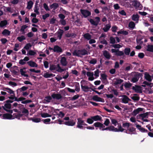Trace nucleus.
<instances>
[{
  "label": "nucleus",
  "instance_id": "35",
  "mask_svg": "<svg viewBox=\"0 0 153 153\" xmlns=\"http://www.w3.org/2000/svg\"><path fill=\"white\" fill-rule=\"evenodd\" d=\"M22 113L25 114L26 116L27 117L29 114V111L25 107L21 111Z\"/></svg>",
  "mask_w": 153,
  "mask_h": 153
},
{
  "label": "nucleus",
  "instance_id": "16",
  "mask_svg": "<svg viewBox=\"0 0 153 153\" xmlns=\"http://www.w3.org/2000/svg\"><path fill=\"white\" fill-rule=\"evenodd\" d=\"M60 63L63 66L67 65L68 62L65 57H63L61 58L60 60Z\"/></svg>",
  "mask_w": 153,
  "mask_h": 153
},
{
  "label": "nucleus",
  "instance_id": "48",
  "mask_svg": "<svg viewBox=\"0 0 153 153\" xmlns=\"http://www.w3.org/2000/svg\"><path fill=\"white\" fill-rule=\"evenodd\" d=\"M7 22L6 20H4L1 21V27L6 26L7 24Z\"/></svg>",
  "mask_w": 153,
  "mask_h": 153
},
{
  "label": "nucleus",
  "instance_id": "53",
  "mask_svg": "<svg viewBox=\"0 0 153 153\" xmlns=\"http://www.w3.org/2000/svg\"><path fill=\"white\" fill-rule=\"evenodd\" d=\"M26 38L24 36H21L18 37L17 38V39L20 42H21L23 40H25Z\"/></svg>",
  "mask_w": 153,
  "mask_h": 153
},
{
  "label": "nucleus",
  "instance_id": "60",
  "mask_svg": "<svg viewBox=\"0 0 153 153\" xmlns=\"http://www.w3.org/2000/svg\"><path fill=\"white\" fill-rule=\"evenodd\" d=\"M41 119L40 118H33V122L35 123H39L40 122Z\"/></svg>",
  "mask_w": 153,
  "mask_h": 153
},
{
  "label": "nucleus",
  "instance_id": "42",
  "mask_svg": "<svg viewBox=\"0 0 153 153\" xmlns=\"http://www.w3.org/2000/svg\"><path fill=\"white\" fill-rule=\"evenodd\" d=\"M76 35L73 33H67L65 34V36L67 37L74 38L76 36Z\"/></svg>",
  "mask_w": 153,
  "mask_h": 153
},
{
  "label": "nucleus",
  "instance_id": "9",
  "mask_svg": "<svg viewBox=\"0 0 153 153\" xmlns=\"http://www.w3.org/2000/svg\"><path fill=\"white\" fill-rule=\"evenodd\" d=\"M81 14L85 18H87L91 15V12L89 11L86 10H80Z\"/></svg>",
  "mask_w": 153,
  "mask_h": 153
},
{
  "label": "nucleus",
  "instance_id": "39",
  "mask_svg": "<svg viewBox=\"0 0 153 153\" xmlns=\"http://www.w3.org/2000/svg\"><path fill=\"white\" fill-rule=\"evenodd\" d=\"M146 47L147 51L153 52V45H148Z\"/></svg>",
  "mask_w": 153,
  "mask_h": 153
},
{
  "label": "nucleus",
  "instance_id": "23",
  "mask_svg": "<svg viewBox=\"0 0 153 153\" xmlns=\"http://www.w3.org/2000/svg\"><path fill=\"white\" fill-rule=\"evenodd\" d=\"M28 65L32 67H37V65L35 62L31 60L30 61L27 62Z\"/></svg>",
  "mask_w": 153,
  "mask_h": 153
},
{
  "label": "nucleus",
  "instance_id": "55",
  "mask_svg": "<svg viewBox=\"0 0 153 153\" xmlns=\"http://www.w3.org/2000/svg\"><path fill=\"white\" fill-rule=\"evenodd\" d=\"M20 71L21 74L22 75L24 76H26V77L28 76V75L25 74V73L26 72L23 70V69H20Z\"/></svg>",
  "mask_w": 153,
  "mask_h": 153
},
{
  "label": "nucleus",
  "instance_id": "18",
  "mask_svg": "<svg viewBox=\"0 0 153 153\" xmlns=\"http://www.w3.org/2000/svg\"><path fill=\"white\" fill-rule=\"evenodd\" d=\"M148 115L149 113L147 112L145 113L139 114L137 115V117H140V118L141 117V120H143L145 118H148Z\"/></svg>",
  "mask_w": 153,
  "mask_h": 153
},
{
  "label": "nucleus",
  "instance_id": "58",
  "mask_svg": "<svg viewBox=\"0 0 153 153\" xmlns=\"http://www.w3.org/2000/svg\"><path fill=\"white\" fill-rule=\"evenodd\" d=\"M110 43L111 44H114L115 43V38L112 37L110 38Z\"/></svg>",
  "mask_w": 153,
  "mask_h": 153
},
{
  "label": "nucleus",
  "instance_id": "61",
  "mask_svg": "<svg viewBox=\"0 0 153 153\" xmlns=\"http://www.w3.org/2000/svg\"><path fill=\"white\" fill-rule=\"evenodd\" d=\"M97 62V59H93L91 60L89 63L91 64H95Z\"/></svg>",
  "mask_w": 153,
  "mask_h": 153
},
{
  "label": "nucleus",
  "instance_id": "25",
  "mask_svg": "<svg viewBox=\"0 0 153 153\" xmlns=\"http://www.w3.org/2000/svg\"><path fill=\"white\" fill-rule=\"evenodd\" d=\"M92 119L94 121H100L102 120V117L98 115H97L94 116H92Z\"/></svg>",
  "mask_w": 153,
  "mask_h": 153
},
{
  "label": "nucleus",
  "instance_id": "12",
  "mask_svg": "<svg viewBox=\"0 0 153 153\" xmlns=\"http://www.w3.org/2000/svg\"><path fill=\"white\" fill-rule=\"evenodd\" d=\"M136 129L133 127H129L128 129L127 130H126V131H125L126 133L128 134H135L134 132L135 131Z\"/></svg>",
  "mask_w": 153,
  "mask_h": 153
},
{
  "label": "nucleus",
  "instance_id": "44",
  "mask_svg": "<svg viewBox=\"0 0 153 153\" xmlns=\"http://www.w3.org/2000/svg\"><path fill=\"white\" fill-rule=\"evenodd\" d=\"M130 126V123L128 122L123 123L122 124V127L124 128H127V129H128Z\"/></svg>",
  "mask_w": 153,
  "mask_h": 153
},
{
  "label": "nucleus",
  "instance_id": "50",
  "mask_svg": "<svg viewBox=\"0 0 153 153\" xmlns=\"http://www.w3.org/2000/svg\"><path fill=\"white\" fill-rule=\"evenodd\" d=\"M124 53L126 55H129L131 51L130 49L129 48H126L124 49Z\"/></svg>",
  "mask_w": 153,
  "mask_h": 153
},
{
  "label": "nucleus",
  "instance_id": "28",
  "mask_svg": "<svg viewBox=\"0 0 153 153\" xmlns=\"http://www.w3.org/2000/svg\"><path fill=\"white\" fill-rule=\"evenodd\" d=\"M64 31L61 29L59 30V31L57 32V36L59 39H61L63 33Z\"/></svg>",
  "mask_w": 153,
  "mask_h": 153
},
{
  "label": "nucleus",
  "instance_id": "57",
  "mask_svg": "<svg viewBox=\"0 0 153 153\" xmlns=\"http://www.w3.org/2000/svg\"><path fill=\"white\" fill-rule=\"evenodd\" d=\"M117 33L118 34H122L124 35H127L128 34V33L126 31L122 30L118 32Z\"/></svg>",
  "mask_w": 153,
  "mask_h": 153
},
{
  "label": "nucleus",
  "instance_id": "34",
  "mask_svg": "<svg viewBox=\"0 0 153 153\" xmlns=\"http://www.w3.org/2000/svg\"><path fill=\"white\" fill-rule=\"evenodd\" d=\"M123 82V80L120 79H116L114 82V84L115 85H117L120 84Z\"/></svg>",
  "mask_w": 153,
  "mask_h": 153
},
{
  "label": "nucleus",
  "instance_id": "62",
  "mask_svg": "<svg viewBox=\"0 0 153 153\" xmlns=\"http://www.w3.org/2000/svg\"><path fill=\"white\" fill-rule=\"evenodd\" d=\"M131 85L132 84L131 83H126L124 85V86L126 88H129L131 86Z\"/></svg>",
  "mask_w": 153,
  "mask_h": 153
},
{
  "label": "nucleus",
  "instance_id": "4",
  "mask_svg": "<svg viewBox=\"0 0 153 153\" xmlns=\"http://www.w3.org/2000/svg\"><path fill=\"white\" fill-rule=\"evenodd\" d=\"M88 54L87 51L85 49L75 50L73 53L74 56L81 57L82 56Z\"/></svg>",
  "mask_w": 153,
  "mask_h": 153
},
{
  "label": "nucleus",
  "instance_id": "14",
  "mask_svg": "<svg viewBox=\"0 0 153 153\" xmlns=\"http://www.w3.org/2000/svg\"><path fill=\"white\" fill-rule=\"evenodd\" d=\"M87 76L88 77V79L90 81L93 80L94 78V73L92 72H87L86 73Z\"/></svg>",
  "mask_w": 153,
  "mask_h": 153
},
{
  "label": "nucleus",
  "instance_id": "10",
  "mask_svg": "<svg viewBox=\"0 0 153 153\" xmlns=\"http://www.w3.org/2000/svg\"><path fill=\"white\" fill-rule=\"evenodd\" d=\"M95 19H96V21H94L93 19H92L88 20L91 25L97 26L100 21V18L99 17H95Z\"/></svg>",
  "mask_w": 153,
  "mask_h": 153
},
{
  "label": "nucleus",
  "instance_id": "56",
  "mask_svg": "<svg viewBox=\"0 0 153 153\" xmlns=\"http://www.w3.org/2000/svg\"><path fill=\"white\" fill-rule=\"evenodd\" d=\"M100 72V71L98 69H97L94 71V75L96 78L99 76V73Z\"/></svg>",
  "mask_w": 153,
  "mask_h": 153
},
{
  "label": "nucleus",
  "instance_id": "27",
  "mask_svg": "<svg viewBox=\"0 0 153 153\" xmlns=\"http://www.w3.org/2000/svg\"><path fill=\"white\" fill-rule=\"evenodd\" d=\"M143 109L141 108H138L137 109H136L133 111L132 112L133 114L135 116L137 114L141 111H142Z\"/></svg>",
  "mask_w": 153,
  "mask_h": 153
},
{
  "label": "nucleus",
  "instance_id": "32",
  "mask_svg": "<svg viewBox=\"0 0 153 153\" xmlns=\"http://www.w3.org/2000/svg\"><path fill=\"white\" fill-rule=\"evenodd\" d=\"M118 128H117V132H123L125 129L123 128L121 126V124L120 123H118Z\"/></svg>",
  "mask_w": 153,
  "mask_h": 153
},
{
  "label": "nucleus",
  "instance_id": "33",
  "mask_svg": "<svg viewBox=\"0 0 153 153\" xmlns=\"http://www.w3.org/2000/svg\"><path fill=\"white\" fill-rule=\"evenodd\" d=\"M100 79L102 82H105L107 80V76L105 74H101Z\"/></svg>",
  "mask_w": 153,
  "mask_h": 153
},
{
  "label": "nucleus",
  "instance_id": "24",
  "mask_svg": "<svg viewBox=\"0 0 153 153\" xmlns=\"http://www.w3.org/2000/svg\"><path fill=\"white\" fill-rule=\"evenodd\" d=\"M93 126L96 128H99L101 130V127H102V124L100 122H97L94 123Z\"/></svg>",
  "mask_w": 153,
  "mask_h": 153
},
{
  "label": "nucleus",
  "instance_id": "40",
  "mask_svg": "<svg viewBox=\"0 0 153 153\" xmlns=\"http://www.w3.org/2000/svg\"><path fill=\"white\" fill-rule=\"evenodd\" d=\"M58 7V4L56 3H54L51 5L50 6L51 9H53L54 10L56 9Z\"/></svg>",
  "mask_w": 153,
  "mask_h": 153
},
{
  "label": "nucleus",
  "instance_id": "5",
  "mask_svg": "<svg viewBox=\"0 0 153 153\" xmlns=\"http://www.w3.org/2000/svg\"><path fill=\"white\" fill-rule=\"evenodd\" d=\"M77 125L76 127L80 129H83V126H87V124H86L84 120H82L80 118H77Z\"/></svg>",
  "mask_w": 153,
  "mask_h": 153
},
{
  "label": "nucleus",
  "instance_id": "3",
  "mask_svg": "<svg viewBox=\"0 0 153 153\" xmlns=\"http://www.w3.org/2000/svg\"><path fill=\"white\" fill-rule=\"evenodd\" d=\"M63 120L67 121L64 122L63 120L60 119H59L58 121L60 124H63L69 126H75L76 124V119L74 120L73 119H70L69 117H66L63 118Z\"/></svg>",
  "mask_w": 153,
  "mask_h": 153
},
{
  "label": "nucleus",
  "instance_id": "8",
  "mask_svg": "<svg viewBox=\"0 0 153 153\" xmlns=\"http://www.w3.org/2000/svg\"><path fill=\"white\" fill-rule=\"evenodd\" d=\"M111 51L112 53H115V55L117 56H121L124 55V52L121 51H119V49H112Z\"/></svg>",
  "mask_w": 153,
  "mask_h": 153
},
{
  "label": "nucleus",
  "instance_id": "41",
  "mask_svg": "<svg viewBox=\"0 0 153 153\" xmlns=\"http://www.w3.org/2000/svg\"><path fill=\"white\" fill-rule=\"evenodd\" d=\"M129 27L131 29H133L135 27V24L133 22H131L128 24Z\"/></svg>",
  "mask_w": 153,
  "mask_h": 153
},
{
  "label": "nucleus",
  "instance_id": "49",
  "mask_svg": "<svg viewBox=\"0 0 153 153\" xmlns=\"http://www.w3.org/2000/svg\"><path fill=\"white\" fill-rule=\"evenodd\" d=\"M84 37L88 40H90L91 38V36L88 33L85 34L84 35Z\"/></svg>",
  "mask_w": 153,
  "mask_h": 153
},
{
  "label": "nucleus",
  "instance_id": "15",
  "mask_svg": "<svg viewBox=\"0 0 153 153\" xmlns=\"http://www.w3.org/2000/svg\"><path fill=\"white\" fill-rule=\"evenodd\" d=\"M92 99L96 101L101 102H105V100L104 99L98 97V96H93Z\"/></svg>",
  "mask_w": 153,
  "mask_h": 153
},
{
  "label": "nucleus",
  "instance_id": "38",
  "mask_svg": "<svg viewBox=\"0 0 153 153\" xmlns=\"http://www.w3.org/2000/svg\"><path fill=\"white\" fill-rule=\"evenodd\" d=\"M41 116L43 118L50 117H51V115L46 112L42 113L41 114Z\"/></svg>",
  "mask_w": 153,
  "mask_h": 153
},
{
  "label": "nucleus",
  "instance_id": "63",
  "mask_svg": "<svg viewBox=\"0 0 153 153\" xmlns=\"http://www.w3.org/2000/svg\"><path fill=\"white\" fill-rule=\"evenodd\" d=\"M111 122L115 126H116L117 125V124L118 123L117 121L115 119H111Z\"/></svg>",
  "mask_w": 153,
  "mask_h": 153
},
{
  "label": "nucleus",
  "instance_id": "36",
  "mask_svg": "<svg viewBox=\"0 0 153 153\" xmlns=\"http://www.w3.org/2000/svg\"><path fill=\"white\" fill-rule=\"evenodd\" d=\"M81 88L82 90L85 91H88L91 89V88L86 86H83L82 85H81Z\"/></svg>",
  "mask_w": 153,
  "mask_h": 153
},
{
  "label": "nucleus",
  "instance_id": "20",
  "mask_svg": "<svg viewBox=\"0 0 153 153\" xmlns=\"http://www.w3.org/2000/svg\"><path fill=\"white\" fill-rule=\"evenodd\" d=\"M103 54L104 57L108 59H109L111 57L110 53L107 51H104L103 52Z\"/></svg>",
  "mask_w": 153,
  "mask_h": 153
},
{
  "label": "nucleus",
  "instance_id": "19",
  "mask_svg": "<svg viewBox=\"0 0 153 153\" xmlns=\"http://www.w3.org/2000/svg\"><path fill=\"white\" fill-rule=\"evenodd\" d=\"M12 115V119H14L15 118H16L19 120L21 117H22L23 114H21L14 113Z\"/></svg>",
  "mask_w": 153,
  "mask_h": 153
},
{
  "label": "nucleus",
  "instance_id": "37",
  "mask_svg": "<svg viewBox=\"0 0 153 153\" xmlns=\"http://www.w3.org/2000/svg\"><path fill=\"white\" fill-rule=\"evenodd\" d=\"M145 79L151 82L152 81L151 77L149 74L145 73Z\"/></svg>",
  "mask_w": 153,
  "mask_h": 153
},
{
  "label": "nucleus",
  "instance_id": "30",
  "mask_svg": "<svg viewBox=\"0 0 153 153\" xmlns=\"http://www.w3.org/2000/svg\"><path fill=\"white\" fill-rule=\"evenodd\" d=\"M139 17L138 14H134L132 16V19L134 21H136V22H137L139 20Z\"/></svg>",
  "mask_w": 153,
  "mask_h": 153
},
{
  "label": "nucleus",
  "instance_id": "13",
  "mask_svg": "<svg viewBox=\"0 0 153 153\" xmlns=\"http://www.w3.org/2000/svg\"><path fill=\"white\" fill-rule=\"evenodd\" d=\"M1 118L4 119H12L13 115L9 114H5L2 115Z\"/></svg>",
  "mask_w": 153,
  "mask_h": 153
},
{
  "label": "nucleus",
  "instance_id": "52",
  "mask_svg": "<svg viewBox=\"0 0 153 153\" xmlns=\"http://www.w3.org/2000/svg\"><path fill=\"white\" fill-rule=\"evenodd\" d=\"M111 46L115 48H119L122 47V45L120 44H114L111 45Z\"/></svg>",
  "mask_w": 153,
  "mask_h": 153
},
{
  "label": "nucleus",
  "instance_id": "22",
  "mask_svg": "<svg viewBox=\"0 0 153 153\" xmlns=\"http://www.w3.org/2000/svg\"><path fill=\"white\" fill-rule=\"evenodd\" d=\"M136 127L140 131L142 132H147L148 131L147 129H146L143 128L141 126L139 125H137Z\"/></svg>",
  "mask_w": 153,
  "mask_h": 153
},
{
  "label": "nucleus",
  "instance_id": "11",
  "mask_svg": "<svg viewBox=\"0 0 153 153\" xmlns=\"http://www.w3.org/2000/svg\"><path fill=\"white\" fill-rule=\"evenodd\" d=\"M132 89L137 93H141L142 92V88L138 85H135L134 86H133Z\"/></svg>",
  "mask_w": 153,
  "mask_h": 153
},
{
  "label": "nucleus",
  "instance_id": "51",
  "mask_svg": "<svg viewBox=\"0 0 153 153\" xmlns=\"http://www.w3.org/2000/svg\"><path fill=\"white\" fill-rule=\"evenodd\" d=\"M86 122L89 124H92L94 122V120L92 119V116L90 118H88Z\"/></svg>",
  "mask_w": 153,
  "mask_h": 153
},
{
  "label": "nucleus",
  "instance_id": "43",
  "mask_svg": "<svg viewBox=\"0 0 153 153\" xmlns=\"http://www.w3.org/2000/svg\"><path fill=\"white\" fill-rule=\"evenodd\" d=\"M108 131H113L117 132V128H115L114 126H108Z\"/></svg>",
  "mask_w": 153,
  "mask_h": 153
},
{
  "label": "nucleus",
  "instance_id": "54",
  "mask_svg": "<svg viewBox=\"0 0 153 153\" xmlns=\"http://www.w3.org/2000/svg\"><path fill=\"white\" fill-rule=\"evenodd\" d=\"M39 10V8L38 7L37 5L36 4L35 6L34 10V12L36 13L37 14H39V12L38 11Z\"/></svg>",
  "mask_w": 153,
  "mask_h": 153
},
{
  "label": "nucleus",
  "instance_id": "17",
  "mask_svg": "<svg viewBox=\"0 0 153 153\" xmlns=\"http://www.w3.org/2000/svg\"><path fill=\"white\" fill-rule=\"evenodd\" d=\"M53 51L54 52L60 53L62 52V48L56 45L54 47Z\"/></svg>",
  "mask_w": 153,
  "mask_h": 153
},
{
  "label": "nucleus",
  "instance_id": "45",
  "mask_svg": "<svg viewBox=\"0 0 153 153\" xmlns=\"http://www.w3.org/2000/svg\"><path fill=\"white\" fill-rule=\"evenodd\" d=\"M33 3L32 1H30L27 3V8L28 9H30L32 7Z\"/></svg>",
  "mask_w": 153,
  "mask_h": 153
},
{
  "label": "nucleus",
  "instance_id": "6",
  "mask_svg": "<svg viewBox=\"0 0 153 153\" xmlns=\"http://www.w3.org/2000/svg\"><path fill=\"white\" fill-rule=\"evenodd\" d=\"M131 3L132 5L137 10H141L143 7L142 5L140 2L136 0L132 1Z\"/></svg>",
  "mask_w": 153,
  "mask_h": 153
},
{
  "label": "nucleus",
  "instance_id": "7",
  "mask_svg": "<svg viewBox=\"0 0 153 153\" xmlns=\"http://www.w3.org/2000/svg\"><path fill=\"white\" fill-rule=\"evenodd\" d=\"M133 77L131 81L133 82H135L137 81L139 78L140 74L138 72L132 73Z\"/></svg>",
  "mask_w": 153,
  "mask_h": 153
},
{
  "label": "nucleus",
  "instance_id": "2",
  "mask_svg": "<svg viewBox=\"0 0 153 153\" xmlns=\"http://www.w3.org/2000/svg\"><path fill=\"white\" fill-rule=\"evenodd\" d=\"M64 96H45L43 100L44 103H48L51 101L59 103L64 99Z\"/></svg>",
  "mask_w": 153,
  "mask_h": 153
},
{
  "label": "nucleus",
  "instance_id": "26",
  "mask_svg": "<svg viewBox=\"0 0 153 153\" xmlns=\"http://www.w3.org/2000/svg\"><path fill=\"white\" fill-rule=\"evenodd\" d=\"M10 32L8 30L5 29L2 32V34L5 36H8L10 35Z\"/></svg>",
  "mask_w": 153,
  "mask_h": 153
},
{
  "label": "nucleus",
  "instance_id": "31",
  "mask_svg": "<svg viewBox=\"0 0 153 153\" xmlns=\"http://www.w3.org/2000/svg\"><path fill=\"white\" fill-rule=\"evenodd\" d=\"M111 27V25L110 24H108L105 25L103 30L105 32H107Z\"/></svg>",
  "mask_w": 153,
  "mask_h": 153
},
{
  "label": "nucleus",
  "instance_id": "64",
  "mask_svg": "<svg viewBox=\"0 0 153 153\" xmlns=\"http://www.w3.org/2000/svg\"><path fill=\"white\" fill-rule=\"evenodd\" d=\"M56 67L55 65H50L49 69L50 70L52 71L55 70L56 69Z\"/></svg>",
  "mask_w": 153,
  "mask_h": 153
},
{
  "label": "nucleus",
  "instance_id": "59",
  "mask_svg": "<svg viewBox=\"0 0 153 153\" xmlns=\"http://www.w3.org/2000/svg\"><path fill=\"white\" fill-rule=\"evenodd\" d=\"M31 46L32 45L30 43H28L24 47V48L27 50H28Z\"/></svg>",
  "mask_w": 153,
  "mask_h": 153
},
{
  "label": "nucleus",
  "instance_id": "47",
  "mask_svg": "<svg viewBox=\"0 0 153 153\" xmlns=\"http://www.w3.org/2000/svg\"><path fill=\"white\" fill-rule=\"evenodd\" d=\"M28 26L27 25H23L22 26L20 29V31L22 32V34H25V30L26 28Z\"/></svg>",
  "mask_w": 153,
  "mask_h": 153
},
{
  "label": "nucleus",
  "instance_id": "1",
  "mask_svg": "<svg viewBox=\"0 0 153 153\" xmlns=\"http://www.w3.org/2000/svg\"><path fill=\"white\" fill-rule=\"evenodd\" d=\"M9 98L10 100H6V103L5 104L4 106H2V107L4 110L10 114L13 113V110L10 109L13 108V107L11 106V105L10 103L13 102V100L14 99V101H22V103L23 104H26L32 102V100H29L23 101L25 99V98L22 97L17 98L16 97V96H9Z\"/></svg>",
  "mask_w": 153,
  "mask_h": 153
},
{
  "label": "nucleus",
  "instance_id": "46",
  "mask_svg": "<svg viewBox=\"0 0 153 153\" xmlns=\"http://www.w3.org/2000/svg\"><path fill=\"white\" fill-rule=\"evenodd\" d=\"M56 66L58 68V69H56V71L58 72H62L66 70L61 68L59 64H57Z\"/></svg>",
  "mask_w": 153,
  "mask_h": 153
},
{
  "label": "nucleus",
  "instance_id": "29",
  "mask_svg": "<svg viewBox=\"0 0 153 153\" xmlns=\"http://www.w3.org/2000/svg\"><path fill=\"white\" fill-rule=\"evenodd\" d=\"M55 76V74H49L47 72L44 74L43 75V76L45 78L51 77Z\"/></svg>",
  "mask_w": 153,
  "mask_h": 153
},
{
  "label": "nucleus",
  "instance_id": "21",
  "mask_svg": "<svg viewBox=\"0 0 153 153\" xmlns=\"http://www.w3.org/2000/svg\"><path fill=\"white\" fill-rule=\"evenodd\" d=\"M120 97V96H119ZM123 97L122 99V102L124 103H127L129 101L131 100L128 97V96H122Z\"/></svg>",
  "mask_w": 153,
  "mask_h": 153
}]
</instances>
